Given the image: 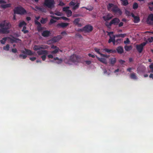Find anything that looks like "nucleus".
Instances as JSON below:
<instances>
[{
	"mask_svg": "<svg viewBox=\"0 0 153 153\" xmlns=\"http://www.w3.org/2000/svg\"><path fill=\"white\" fill-rule=\"evenodd\" d=\"M80 4V1L77 0H72L69 3V5L71 7L72 10H75L79 7Z\"/></svg>",
	"mask_w": 153,
	"mask_h": 153,
	"instance_id": "nucleus-1",
	"label": "nucleus"
},
{
	"mask_svg": "<svg viewBox=\"0 0 153 153\" xmlns=\"http://www.w3.org/2000/svg\"><path fill=\"white\" fill-rule=\"evenodd\" d=\"M51 48L52 49H55V50L51 52V54L48 55V57L49 59H53V57L55 56V54L58 52L59 51H60L58 48L56 47V46L52 45L51 46Z\"/></svg>",
	"mask_w": 153,
	"mask_h": 153,
	"instance_id": "nucleus-2",
	"label": "nucleus"
},
{
	"mask_svg": "<svg viewBox=\"0 0 153 153\" xmlns=\"http://www.w3.org/2000/svg\"><path fill=\"white\" fill-rule=\"evenodd\" d=\"M55 2L54 0H45L44 5L49 8L54 7Z\"/></svg>",
	"mask_w": 153,
	"mask_h": 153,
	"instance_id": "nucleus-3",
	"label": "nucleus"
},
{
	"mask_svg": "<svg viewBox=\"0 0 153 153\" xmlns=\"http://www.w3.org/2000/svg\"><path fill=\"white\" fill-rule=\"evenodd\" d=\"M79 57L75 55H73L71 56L70 60L67 62L69 64H72V63L79 62Z\"/></svg>",
	"mask_w": 153,
	"mask_h": 153,
	"instance_id": "nucleus-4",
	"label": "nucleus"
},
{
	"mask_svg": "<svg viewBox=\"0 0 153 153\" xmlns=\"http://www.w3.org/2000/svg\"><path fill=\"white\" fill-rule=\"evenodd\" d=\"M26 13L25 10L22 7H16L14 9V13L20 14H24Z\"/></svg>",
	"mask_w": 153,
	"mask_h": 153,
	"instance_id": "nucleus-5",
	"label": "nucleus"
},
{
	"mask_svg": "<svg viewBox=\"0 0 153 153\" xmlns=\"http://www.w3.org/2000/svg\"><path fill=\"white\" fill-rule=\"evenodd\" d=\"M37 53L39 55H42L41 58L43 60H45L46 58V56L48 53V52L46 50H41L38 51Z\"/></svg>",
	"mask_w": 153,
	"mask_h": 153,
	"instance_id": "nucleus-6",
	"label": "nucleus"
},
{
	"mask_svg": "<svg viewBox=\"0 0 153 153\" xmlns=\"http://www.w3.org/2000/svg\"><path fill=\"white\" fill-rule=\"evenodd\" d=\"M48 48V46L47 45H35L33 47V49L34 51H37V52L38 51H40V49H45Z\"/></svg>",
	"mask_w": 153,
	"mask_h": 153,
	"instance_id": "nucleus-7",
	"label": "nucleus"
},
{
	"mask_svg": "<svg viewBox=\"0 0 153 153\" xmlns=\"http://www.w3.org/2000/svg\"><path fill=\"white\" fill-rule=\"evenodd\" d=\"M93 29V27L92 26L88 25L85 27L83 29H79L78 30L80 31H85L86 32H89L92 31Z\"/></svg>",
	"mask_w": 153,
	"mask_h": 153,
	"instance_id": "nucleus-8",
	"label": "nucleus"
},
{
	"mask_svg": "<svg viewBox=\"0 0 153 153\" xmlns=\"http://www.w3.org/2000/svg\"><path fill=\"white\" fill-rule=\"evenodd\" d=\"M40 18L39 16H38L37 17H36L35 18L36 19L35 20V24L37 25L38 27L37 29L38 31H41L42 29V27H40V23L39 22H38L37 20H39V18Z\"/></svg>",
	"mask_w": 153,
	"mask_h": 153,
	"instance_id": "nucleus-9",
	"label": "nucleus"
},
{
	"mask_svg": "<svg viewBox=\"0 0 153 153\" xmlns=\"http://www.w3.org/2000/svg\"><path fill=\"white\" fill-rule=\"evenodd\" d=\"M113 16V15L110 13H106L105 15L103 16L102 18L105 21H108L111 19Z\"/></svg>",
	"mask_w": 153,
	"mask_h": 153,
	"instance_id": "nucleus-10",
	"label": "nucleus"
},
{
	"mask_svg": "<svg viewBox=\"0 0 153 153\" xmlns=\"http://www.w3.org/2000/svg\"><path fill=\"white\" fill-rule=\"evenodd\" d=\"M69 7H66L63 8V10L65 12L68 17H70L71 16L72 12L71 10H69Z\"/></svg>",
	"mask_w": 153,
	"mask_h": 153,
	"instance_id": "nucleus-11",
	"label": "nucleus"
},
{
	"mask_svg": "<svg viewBox=\"0 0 153 153\" xmlns=\"http://www.w3.org/2000/svg\"><path fill=\"white\" fill-rule=\"evenodd\" d=\"M120 19L117 18H114L112 19L110 22L109 25H117L120 22Z\"/></svg>",
	"mask_w": 153,
	"mask_h": 153,
	"instance_id": "nucleus-12",
	"label": "nucleus"
},
{
	"mask_svg": "<svg viewBox=\"0 0 153 153\" xmlns=\"http://www.w3.org/2000/svg\"><path fill=\"white\" fill-rule=\"evenodd\" d=\"M6 3V2L5 1L3 0H0V4H2L1 5V7L2 8H6L11 6V4H3Z\"/></svg>",
	"mask_w": 153,
	"mask_h": 153,
	"instance_id": "nucleus-13",
	"label": "nucleus"
},
{
	"mask_svg": "<svg viewBox=\"0 0 153 153\" xmlns=\"http://www.w3.org/2000/svg\"><path fill=\"white\" fill-rule=\"evenodd\" d=\"M146 44V42H144L140 45H138L136 46L137 49L140 53H141L142 51L143 46H144Z\"/></svg>",
	"mask_w": 153,
	"mask_h": 153,
	"instance_id": "nucleus-14",
	"label": "nucleus"
},
{
	"mask_svg": "<svg viewBox=\"0 0 153 153\" xmlns=\"http://www.w3.org/2000/svg\"><path fill=\"white\" fill-rule=\"evenodd\" d=\"M42 28H43L41 31L39 32H42V35L44 37H47L50 34V32L49 31L47 30L43 31V29L44 28L43 27Z\"/></svg>",
	"mask_w": 153,
	"mask_h": 153,
	"instance_id": "nucleus-15",
	"label": "nucleus"
},
{
	"mask_svg": "<svg viewBox=\"0 0 153 153\" xmlns=\"http://www.w3.org/2000/svg\"><path fill=\"white\" fill-rule=\"evenodd\" d=\"M94 50L97 53L100 55L102 57H105L106 58H108L109 57V55H107L106 54H103L101 53L100 52V50L99 49L95 48H94Z\"/></svg>",
	"mask_w": 153,
	"mask_h": 153,
	"instance_id": "nucleus-16",
	"label": "nucleus"
},
{
	"mask_svg": "<svg viewBox=\"0 0 153 153\" xmlns=\"http://www.w3.org/2000/svg\"><path fill=\"white\" fill-rule=\"evenodd\" d=\"M147 22L148 24H153V14H151L149 16L147 19Z\"/></svg>",
	"mask_w": 153,
	"mask_h": 153,
	"instance_id": "nucleus-17",
	"label": "nucleus"
},
{
	"mask_svg": "<svg viewBox=\"0 0 153 153\" xmlns=\"http://www.w3.org/2000/svg\"><path fill=\"white\" fill-rule=\"evenodd\" d=\"M112 10L117 14H118L119 15L121 14L122 13L120 9L116 6H115L113 8H112Z\"/></svg>",
	"mask_w": 153,
	"mask_h": 153,
	"instance_id": "nucleus-18",
	"label": "nucleus"
},
{
	"mask_svg": "<svg viewBox=\"0 0 153 153\" xmlns=\"http://www.w3.org/2000/svg\"><path fill=\"white\" fill-rule=\"evenodd\" d=\"M2 22H4V24L2 28L5 27L7 29H9L11 27V25L9 22L5 21H2Z\"/></svg>",
	"mask_w": 153,
	"mask_h": 153,
	"instance_id": "nucleus-19",
	"label": "nucleus"
},
{
	"mask_svg": "<svg viewBox=\"0 0 153 153\" xmlns=\"http://www.w3.org/2000/svg\"><path fill=\"white\" fill-rule=\"evenodd\" d=\"M109 62L111 65H114L116 62V59L114 57H111L109 59Z\"/></svg>",
	"mask_w": 153,
	"mask_h": 153,
	"instance_id": "nucleus-20",
	"label": "nucleus"
},
{
	"mask_svg": "<svg viewBox=\"0 0 153 153\" xmlns=\"http://www.w3.org/2000/svg\"><path fill=\"white\" fill-rule=\"evenodd\" d=\"M51 17L53 18V19H51L50 21V22L49 23V24H53L56 22V21L55 19L56 20H59L60 19V18L59 17H54L52 16H51Z\"/></svg>",
	"mask_w": 153,
	"mask_h": 153,
	"instance_id": "nucleus-21",
	"label": "nucleus"
},
{
	"mask_svg": "<svg viewBox=\"0 0 153 153\" xmlns=\"http://www.w3.org/2000/svg\"><path fill=\"white\" fill-rule=\"evenodd\" d=\"M53 60L52 61V62H54L56 63L59 64L61 63L62 62V60L61 59H59L58 57H54L53 58Z\"/></svg>",
	"mask_w": 153,
	"mask_h": 153,
	"instance_id": "nucleus-22",
	"label": "nucleus"
},
{
	"mask_svg": "<svg viewBox=\"0 0 153 153\" xmlns=\"http://www.w3.org/2000/svg\"><path fill=\"white\" fill-rule=\"evenodd\" d=\"M22 53H26V54H27L29 55H32L34 53L33 52L31 51L26 49H25V51H22Z\"/></svg>",
	"mask_w": 153,
	"mask_h": 153,
	"instance_id": "nucleus-23",
	"label": "nucleus"
},
{
	"mask_svg": "<svg viewBox=\"0 0 153 153\" xmlns=\"http://www.w3.org/2000/svg\"><path fill=\"white\" fill-rule=\"evenodd\" d=\"M79 21L80 19H76L74 21L73 23L74 24L77 26L78 27H81L82 26V24L79 23Z\"/></svg>",
	"mask_w": 153,
	"mask_h": 153,
	"instance_id": "nucleus-24",
	"label": "nucleus"
},
{
	"mask_svg": "<svg viewBox=\"0 0 153 153\" xmlns=\"http://www.w3.org/2000/svg\"><path fill=\"white\" fill-rule=\"evenodd\" d=\"M96 56L97 58V59H98V60L100 62L105 64H107V62L106 59L103 58H99L97 57V56Z\"/></svg>",
	"mask_w": 153,
	"mask_h": 153,
	"instance_id": "nucleus-25",
	"label": "nucleus"
},
{
	"mask_svg": "<svg viewBox=\"0 0 153 153\" xmlns=\"http://www.w3.org/2000/svg\"><path fill=\"white\" fill-rule=\"evenodd\" d=\"M62 37L61 36L59 35L56 37H53L52 39V40L54 42H56L58 41H59L60 39L62 38Z\"/></svg>",
	"mask_w": 153,
	"mask_h": 153,
	"instance_id": "nucleus-26",
	"label": "nucleus"
},
{
	"mask_svg": "<svg viewBox=\"0 0 153 153\" xmlns=\"http://www.w3.org/2000/svg\"><path fill=\"white\" fill-rule=\"evenodd\" d=\"M69 25V24L68 23H61L58 24L57 25V26H58L64 28L67 27L68 25Z\"/></svg>",
	"mask_w": 153,
	"mask_h": 153,
	"instance_id": "nucleus-27",
	"label": "nucleus"
},
{
	"mask_svg": "<svg viewBox=\"0 0 153 153\" xmlns=\"http://www.w3.org/2000/svg\"><path fill=\"white\" fill-rule=\"evenodd\" d=\"M26 24L24 21H20L19 24V27H23V28H25L26 27Z\"/></svg>",
	"mask_w": 153,
	"mask_h": 153,
	"instance_id": "nucleus-28",
	"label": "nucleus"
},
{
	"mask_svg": "<svg viewBox=\"0 0 153 153\" xmlns=\"http://www.w3.org/2000/svg\"><path fill=\"white\" fill-rule=\"evenodd\" d=\"M130 78L132 79L135 80L137 79V77L136 74L134 73L131 74L130 75Z\"/></svg>",
	"mask_w": 153,
	"mask_h": 153,
	"instance_id": "nucleus-29",
	"label": "nucleus"
},
{
	"mask_svg": "<svg viewBox=\"0 0 153 153\" xmlns=\"http://www.w3.org/2000/svg\"><path fill=\"white\" fill-rule=\"evenodd\" d=\"M117 52L119 53H122L123 52V48L121 46L117 47Z\"/></svg>",
	"mask_w": 153,
	"mask_h": 153,
	"instance_id": "nucleus-30",
	"label": "nucleus"
},
{
	"mask_svg": "<svg viewBox=\"0 0 153 153\" xmlns=\"http://www.w3.org/2000/svg\"><path fill=\"white\" fill-rule=\"evenodd\" d=\"M132 16L134 18V22L135 23H137L140 21V19L139 17L135 16L133 14H131Z\"/></svg>",
	"mask_w": 153,
	"mask_h": 153,
	"instance_id": "nucleus-31",
	"label": "nucleus"
},
{
	"mask_svg": "<svg viewBox=\"0 0 153 153\" xmlns=\"http://www.w3.org/2000/svg\"><path fill=\"white\" fill-rule=\"evenodd\" d=\"M10 41L11 43H13V42H20L21 41L19 39L13 38L10 39Z\"/></svg>",
	"mask_w": 153,
	"mask_h": 153,
	"instance_id": "nucleus-32",
	"label": "nucleus"
},
{
	"mask_svg": "<svg viewBox=\"0 0 153 153\" xmlns=\"http://www.w3.org/2000/svg\"><path fill=\"white\" fill-rule=\"evenodd\" d=\"M103 51L107 53H114L116 52V51L115 50H112L111 49H108L107 48H105L103 49Z\"/></svg>",
	"mask_w": 153,
	"mask_h": 153,
	"instance_id": "nucleus-33",
	"label": "nucleus"
},
{
	"mask_svg": "<svg viewBox=\"0 0 153 153\" xmlns=\"http://www.w3.org/2000/svg\"><path fill=\"white\" fill-rule=\"evenodd\" d=\"M115 6V5L112 4H109L107 6V8L109 10H112V8H113Z\"/></svg>",
	"mask_w": 153,
	"mask_h": 153,
	"instance_id": "nucleus-34",
	"label": "nucleus"
},
{
	"mask_svg": "<svg viewBox=\"0 0 153 153\" xmlns=\"http://www.w3.org/2000/svg\"><path fill=\"white\" fill-rule=\"evenodd\" d=\"M110 38L108 40V43H110L111 42L114 41L115 40V36L113 35L112 36H109Z\"/></svg>",
	"mask_w": 153,
	"mask_h": 153,
	"instance_id": "nucleus-35",
	"label": "nucleus"
},
{
	"mask_svg": "<svg viewBox=\"0 0 153 153\" xmlns=\"http://www.w3.org/2000/svg\"><path fill=\"white\" fill-rule=\"evenodd\" d=\"M125 49L126 51H129L131 49L132 47L131 46H126L125 47Z\"/></svg>",
	"mask_w": 153,
	"mask_h": 153,
	"instance_id": "nucleus-36",
	"label": "nucleus"
},
{
	"mask_svg": "<svg viewBox=\"0 0 153 153\" xmlns=\"http://www.w3.org/2000/svg\"><path fill=\"white\" fill-rule=\"evenodd\" d=\"M24 54H21L19 55V57L22 59H25L27 56V55L26 53H23Z\"/></svg>",
	"mask_w": 153,
	"mask_h": 153,
	"instance_id": "nucleus-37",
	"label": "nucleus"
},
{
	"mask_svg": "<svg viewBox=\"0 0 153 153\" xmlns=\"http://www.w3.org/2000/svg\"><path fill=\"white\" fill-rule=\"evenodd\" d=\"M9 32V31L8 30H5L3 28L2 29H0V33H7Z\"/></svg>",
	"mask_w": 153,
	"mask_h": 153,
	"instance_id": "nucleus-38",
	"label": "nucleus"
},
{
	"mask_svg": "<svg viewBox=\"0 0 153 153\" xmlns=\"http://www.w3.org/2000/svg\"><path fill=\"white\" fill-rule=\"evenodd\" d=\"M3 49L5 51H8L10 48V46L8 45H7L5 46H4L3 48Z\"/></svg>",
	"mask_w": 153,
	"mask_h": 153,
	"instance_id": "nucleus-39",
	"label": "nucleus"
},
{
	"mask_svg": "<svg viewBox=\"0 0 153 153\" xmlns=\"http://www.w3.org/2000/svg\"><path fill=\"white\" fill-rule=\"evenodd\" d=\"M8 39V38L5 37L3 38V39L1 40V44H4L6 41V40Z\"/></svg>",
	"mask_w": 153,
	"mask_h": 153,
	"instance_id": "nucleus-40",
	"label": "nucleus"
},
{
	"mask_svg": "<svg viewBox=\"0 0 153 153\" xmlns=\"http://www.w3.org/2000/svg\"><path fill=\"white\" fill-rule=\"evenodd\" d=\"M122 4L124 5H126L128 4V2L127 0H121Z\"/></svg>",
	"mask_w": 153,
	"mask_h": 153,
	"instance_id": "nucleus-41",
	"label": "nucleus"
},
{
	"mask_svg": "<svg viewBox=\"0 0 153 153\" xmlns=\"http://www.w3.org/2000/svg\"><path fill=\"white\" fill-rule=\"evenodd\" d=\"M47 21V19H43L42 18L41 21V22L42 24L45 23Z\"/></svg>",
	"mask_w": 153,
	"mask_h": 153,
	"instance_id": "nucleus-42",
	"label": "nucleus"
},
{
	"mask_svg": "<svg viewBox=\"0 0 153 153\" xmlns=\"http://www.w3.org/2000/svg\"><path fill=\"white\" fill-rule=\"evenodd\" d=\"M130 42V41L128 38H126V40L124 42L125 44H129Z\"/></svg>",
	"mask_w": 153,
	"mask_h": 153,
	"instance_id": "nucleus-43",
	"label": "nucleus"
},
{
	"mask_svg": "<svg viewBox=\"0 0 153 153\" xmlns=\"http://www.w3.org/2000/svg\"><path fill=\"white\" fill-rule=\"evenodd\" d=\"M138 6V4L137 3H134L133 5V8L134 9H137Z\"/></svg>",
	"mask_w": 153,
	"mask_h": 153,
	"instance_id": "nucleus-44",
	"label": "nucleus"
},
{
	"mask_svg": "<svg viewBox=\"0 0 153 153\" xmlns=\"http://www.w3.org/2000/svg\"><path fill=\"white\" fill-rule=\"evenodd\" d=\"M53 43V42L52 40H49L47 42V43L49 45H50Z\"/></svg>",
	"mask_w": 153,
	"mask_h": 153,
	"instance_id": "nucleus-45",
	"label": "nucleus"
},
{
	"mask_svg": "<svg viewBox=\"0 0 153 153\" xmlns=\"http://www.w3.org/2000/svg\"><path fill=\"white\" fill-rule=\"evenodd\" d=\"M26 28V27L25 28H23L22 30V31L24 33H27L28 32V31L27 30H25Z\"/></svg>",
	"mask_w": 153,
	"mask_h": 153,
	"instance_id": "nucleus-46",
	"label": "nucleus"
},
{
	"mask_svg": "<svg viewBox=\"0 0 153 153\" xmlns=\"http://www.w3.org/2000/svg\"><path fill=\"white\" fill-rule=\"evenodd\" d=\"M149 68L151 69V72H153V64H152L149 66Z\"/></svg>",
	"mask_w": 153,
	"mask_h": 153,
	"instance_id": "nucleus-47",
	"label": "nucleus"
},
{
	"mask_svg": "<svg viewBox=\"0 0 153 153\" xmlns=\"http://www.w3.org/2000/svg\"><path fill=\"white\" fill-rule=\"evenodd\" d=\"M148 40L150 42H152L153 41V37H152L150 38H149L148 39Z\"/></svg>",
	"mask_w": 153,
	"mask_h": 153,
	"instance_id": "nucleus-48",
	"label": "nucleus"
},
{
	"mask_svg": "<svg viewBox=\"0 0 153 153\" xmlns=\"http://www.w3.org/2000/svg\"><path fill=\"white\" fill-rule=\"evenodd\" d=\"M55 14L57 16H62V13L59 12H57L56 13H55Z\"/></svg>",
	"mask_w": 153,
	"mask_h": 153,
	"instance_id": "nucleus-49",
	"label": "nucleus"
},
{
	"mask_svg": "<svg viewBox=\"0 0 153 153\" xmlns=\"http://www.w3.org/2000/svg\"><path fill=\"white\" fill-rule=\"evenodd\" d=\"M30 59L32 61H34L36 59V58L35 57H30Z\"/></svg>",
	"mask_w": 153,
	"mask_h": 153,
	"instance_id": "nucleus-50",
	"label": "nucleus"
},
{
	"mask_svg": "<svg viewBox=\"0 0 153 153\" xmlns=\"http://www.w3.org/2000/svg\"><path fill=\"white\" fill-rule=\"evenodd\" d=\"M83 8H85V9L87 10H89V11H91L92 10H93V7H91L89 8H86V7H83Z\"/></svg>",
	"mask_w": 153,
	"mask_h": 153,
	"instance_id": "nucleus-51",
	"label": "nucleus"
},
{
	"mask_svg": "<svg viewBox=\"0 0 153 153\" xmlns=\"http://www.w3.org/2000/svg\"><path fill=\"white\" fill-rule=\"evenodd\" d=\"M17 50L16 48L12 49V51L14 53H16L17 52Z\"/></svg>",
	"mask_w": 153,
	"mask_h": 153,
	"instance_id": "nucleus-52",
	"label": "nucleus"
},
{
	"mask_svg": "<svg viewBox=\"0 0 153 153\" xmlns=\"http://www.w3.org/2000/svg\"><path fill=\"white\" fill-rule=\"evenodd\" d=\"M61 18H62L63 20H69V19L65 17H61Z\"/></svg>",
	"mask_w": 153,
	"mask_h": 153,
	"instance_id": "nucleus-53",
	"label": "nucleus"
},
{
	"mask_svg": "<svg viewBox=\"0 0 153 153\" xmlns=\"http://www.w3.org/2000/svg\"><path fill=\"white\" fill-rule=\"evenodd\" d=\"M61 34L63 36H65L67 35V33L65 31H63L61 33Z\"/></svg>",
	"mask_w": 153,
	"mask_h": 153,
	"instance_id": "nucleus-54",
	"label": "nucleus"
},
{
	"mask_svg": "<svg viewBox=\"0 0 153 153\" xmlns=\"http://www.w3.org/2000/svg\"><path fill=\"white\" fill-rule=\"evenodd\" d=\"M88 55L90 57H91L92 58H94L95 56L94 55H92V54L91 53H89L88 54Z\"/></svg>",
	"mask_w": 153,
	"mask_h": 153,
	"instance_id": "nucleus-55",
	"label": "nucleus"
},
{
	"mask_svg": "<svg viewBox=\"0 0 153 153\" xmlns=\"http://www.w3.org/2000/svg\"><path fill=\"white\" fill-rule=\"evenodd\" d=\"M4 22H2L1 23H0V27L1 28H2L4 24Z\"/></svg>",
	"mask_w": 153,
	"mask_h": 153,
	"instance_id": "nucleus-56",
	"label": "nucleus"
},
{
	"mask_svg": "<svg viewBox=\"0 0 153 153\" xmlns=\"http://www.w3.org/2000/svg\"><path fill=\"white\" fill-rule=\"evenodd\" d=\"M85 62L87 64L89 65L91 64V62L90 61H85Z\"/></svg>",
	"mask_w": 153,
	"mask_h": 153,
	"instance_id": "nucleus-57",
	"label": "nucleus"
},
{
	"mask_svg": "<svg viewBox=\"0 0 153 153\" xmlns=\"http://www.w3.org/2000/svg\"><path fill=\"white\" fill-rule=\"evenodd\" d=\"M116 42H117V43H119L121 42V39H117L116 41Z\"/></svg>",
	"mask_w": 153,
	"mask_h": 153,
	"instance_id": "nucleus-58",
	"label": "nucleus"
},
{
	"mask_svg": "<svg viewBox=\"0 0 153 153\" xmlns=\"http://www.w3.org/2000/svg\"><path fill=\"white\" fill-rule=\"evenodd\" d=\"M113 32H108V35L109 36H112L111 35H112V36L113 35Z\"/></svg>",
	"mask_w": 153,
	"mask_h": 153,
	"instance_id": "nucleus-59",
	"label": "nucleus"
},
{
	"mask_svg": "<svg viewBox=\"0 0 153 153\" xmlns=\"http://www.w3.org/2000/svg\"><path fill=\"white\" fill-rule=\"evenodd\" d=\"M123 23L122 22H120L118 25L120 27L123 26Z\"/></svg>",
	"mask_w": 153,
	"mask_h": 153,
	"instance_id": "nucleus-60",
	"label": "nucleus"
},
{
	"mask_svg": "<svg viewBox=\"0 0 153 153\" xmlns=\"http://www.w3.org/2000/svg\"><path fill=\"white\" fill-rule=\"evenodd\" d=\"M59 5L62 6L64 5V4L62 2H60L59 4Z\"/></svg>",
	"mask_w": 153,
	"mask_h": 153,
	"instance_id": "nucleus-61",
	"label": "nucleus"
},
{
	"mask_svg": "<svg viewBox=\"0 0 153 153\" xmlns=\"http://www.w3.org/2000/svg\"><path fill=\"white\" fill-rule=\"evenodd\" d=\"M110 22H106L105 23L106 25L108 27H110L111 25H109Z\"/></svg>",
	"mask_w": 153,
	"mask_h": 153,
	"instance_id": "nucleus-62",
	"label": "nucleus"
},
{
	"mask_svg": "<svg viewBox=\"0 0 153 153\" xmlns=\"http://www.w3.org/2000/svg\"><path fill=\"white\" fill-rule=\"evenodd\" d=\"M119 62L121 64H123L125 62V61L124 60H119Z\"/></svg>",
	"mask_w": 153,
	"mask_h": 153,
	"instance_id": "nucleus-63",
	"label": "nucleus"
},
{
	"mask_svg": "<svg viewBox=\"0 0 153 153\" xmlns=\"http://www.w3.org/2000/svg\"><path fill=\"white\" fill-rule=\"evenodd\" d=\"M150 78H152L153 79V74H151L149 76Z\"/></svg>",
	"mask_w": 153,
	"mask_h": 153,
	"instance_id": "nucleus-64",
	"label": "nucleus"
}]
</instances>
